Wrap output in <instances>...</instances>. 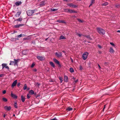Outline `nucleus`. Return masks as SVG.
Segmentation results:
<instances>
[{
  "instance_id": "obj_1",
  "label": "nucleus",
  "mask_w": 120,
  "mask_h": 120,
  "mask_svg": "<svg viewBox=\"0 0 120 120\" xmlns=\"http://www.w3.org/2000/svg\"><path fill=\"white\" fill-rule=\"evenodd\" d=\"M14 61H11L10 62V63L9 64L10 65H17V63L19 62V59H14Z\"/></svg>"
},
{
  "instance_id": "obj_2",
  "label": "nucleus",
  "mask_w": 120,
  "mask_h": 120,
  "mask_svg": "<svg viewBox=\"0 0 120 120\" xmlns=\"http://www.w3.org/2000/svg\"><path fill=\"white\" fill-rule=\"evenodd\" d=\"M97 30L98 33L100 34L104 35L105 33L104 30L101 28H97Z\"/></svg>"
},
{
  "instance_id": "obj_3",
  "label": "nucleus",
  "mask_w": 120,
  "mask_h": 120,
  "mask_svg": "<svg viewBox=\"0 0 120 120\" xmlns=\"http://www.w3.org/2000/svg\"><path fill=\"white\" fill-rule=\"evenodd\" d=\"M37 11V10H28L27 11V15L29 16H31L32 15L33 13H34L35 11Z\"/></svg>"
},
{
  "instance_id": "obj_4",
  "label": "nucleus",
  "mask_w": 120,
  "mask_h": 120,
  "mask_svg": "<svg viewBox=\"0 0 120 120\" xmlns=\"http://www.w3.org/2000/svg\"><path fill=\"white\" fill-rule=\"evenodd\" d=\"M88 54V53L87 52H86L83 53L82 56L83 60H85L86 59Z\"/></svg>"
},
{
  "instance_id": "obj_5",
  "label": "nucleus",
  "mask_w": 120,
  "mask_h": 120,
  "mask_svg": "<svg viewBox=\"0 0 120 120\" xmlns=\"http://www.w3.org/2000/svg\"><path fill=\"white\" fill-rule=\"evenodd\" d=\"M37 58L38 60L41 61H42L45 59V57L44 56H37Z\"/></svg>"
},
{
  "instance_id": "obj_6",
  "label": "nucleus",
  "mask_w": 120,
  "mask_h": 120,
  "mask_svg": "<svg viewBox=\"0 0 120 120\" xmlns=\"http://www.w3.org/2000/svg\"><path fill=\"white\" fill-rule=\"evenodd\" d=\"M67 5L70 7H72L74 8H75L77 7V6L75 5L74 4L72 3H70L69 4H67Z\"/></svg>"
},
{
  "instance_id": "obj_7",
  "label": "nucleus",
  "mask_w": 120,
  "mask_h": 120,
  "mask_svg": "<svg viewBox=\"0 0 120 120\" xmlns=\"http://www.w3.org/2000/svg\"><path fill=\"white\" fill-rule=\"evenodd\" d=\"M54 61L56 64H57L59 65V67H61V65L60 64L58 60L57 59L55 58H54L53 59Z\"/></svg>"
},
{
  "instance_id": "obj_8",
  "label": "nucleus",
  "mask_w": 120,
  "mask_h": 120,
  "mask_svg": "<svg viewBox=\"0 0 120 120\" xmlns=\"http://www.w3.org/2000/svg\"><path fill=\"white\" fill-rule=\"evenodd\" d=\"M4 109L7 111H9L11 109V107L10 106H6L4 107Z\"/></svg>"
},
{
  "instance_id": "obj_9",
  "label": "nucleus",
  "mask_w": 120,
  "mask_h": 120,
  "mask_svg": "<svg viewBox=\"0 0 120 120\" xmlns=\"http://www.w3.org/2000/svg\"><path fill=\"white\" fill-rule=\"evenodd\" d=\"M17 82V80H15L12 83L11 85V87L12 88H13L15 86Z\"/></svg>"
},
{
  "instance_id": "obj_10",
  "label": "nucleus",
  "mask_w": 120,
  "mask_h": 120,
  "mask_svg": "<svg viewBox=\"0 0 120 120\" xmlns=\"http://www.w3.org/2000/svg\"><path fill=\"white\" fill-rule=\"evenodd\" d=\"M55 55L56 56L58 57H61L62 56V53L60 52H59V53L57 52H56L55 53Z\"/></svg>"
},
{
  "instance_id": "obj_11",
  "label": "nucleus",
  "mask_w": 120,
  "mask_h": 120,
  "mask_svg": "<svg viewBox=\"0 0 120 120\" xmlns=\"http://www.w3.org/2000/svg\"><path fill=\"white\" fill-rule=\"evenodd\" d=\"M11 96L12 97L15 99H16L17 98V96L13 94L12 91H11Z\"/></svg>"
},
{
  "instance_id": "obj_12",
  "label": "nucleus",
  "mask_w": 120,
  "mask_h": 120,
  "mask_svg": "<svg viewBox=\"0 0 120 120\" xmlns=\"http://www.w3.org/2000/svg\"><path fill=\"white\" fill-rule=\"evenodd\" d=\"M69 12L70 13H77V12L73 10L70 9H69Z\"/></svg>"
},
{
  "instance_id": "obj_13",
  "label": "nucleus",
  "mask_w": 120,
  "mask_h": 120,
  "mask_svg": "<svg viewBox=\"0 0 120 120\" xmlns=\"http://www.w3.org/2000/svg\"><path fill=\"white\" fill-rule=\"evenodd\" d=\"M45 1H42L41 3L39 4V6L40 7H42V6L44 5H45Z\"/></svg>"
},
{
  "instance_id": "obj_14",
  "label": "nucleus",
  "mask_w": 120,
  "mask_h": 120,
  "mask_svg": "<svg viewBox=\"0 0 120 120\" xmlns=\"http://www.w3.org/2000/svg\"><path fill=\"white\" fill-rule=\"evenodd\" d=\"M66 38L64 36L62 35L60 36L59 38V40H61L62 39H65Z\"/></svg>"
},
{
  "instance_id": "obj_15",
  "label": "nucleus",
  "mask_w": 120,
  "mask_h": 120,
  "mask_svg": "<svg viewBox=\"0 0 120 120\" xmlns=\"http://www.w3.org/2000/svg\"><path fill=\"white\" fill-rule=\"evenodd\" d=\"M57 22H58L60 23H65L66 22L63 20H57Z\"/></svg>"
},
{
  "instance_id": "obj_16",
  "label": "nucleus",
  "mask_w": 120,
  "mask_h": 120,
  "mask_svg": "<svg viewBox=\"0 0 120 120\" xmlns=\"http://www.w3.org/2000/svg\"><path fill=\"white\" fill-rule=\"evenodd\" d=\"M25 97L23 95H22L21 96V99L22 102H24L25 100Z\"/></svg>"
},
{
  "instance_id": "obj_17",
  "label": "nucleus",
  "mask_w": 120,
  "mask_h": 120,
  "mask_svg": "<svg viewBox=\"0 0 120 120\" xmlns=\"http://www.w3.org/2000/svg\"><path fill=\"white\" fill-rule=\"evenodd\" d=\"M21 13V11H19L17 12L15 15V16L16 17H19Z\"/></svg>"
},
{
  "instance_id": "obj_18",
  "label": "nucleus",
  "mask_w": 120,
  "mask_h": 120,
  "mask_svg": "<svg viewBox=\"0 0 120 120\" xmlns=\"http://www.w3.org/2000/svg\"><path fill=\"white\" fill-rule=\"evenodd\" d=\"M49 64L53 68H54L55 67V65L54 63L52 61H50L49 62Z\"/></svg>"
},
{
  "instance_id": "obj_19",
  "label": "nucleus",
  "mask_w": 120,
  "mask_h": 120,
  "mask_svg": "<svg viewBox=\"0 0 120 120\" xmlns=\"http://www.w3.org/2000/svg\"><path fill=\"white\" fill-rule=\"evenodd\" d=\"M64 80L65 82H67L68 81V77L66 76H65L64 77Z\"/></svg>"
},
{
  "instance_id": "obj_20",
  "label": "nucleus",
  "mask_w": 120,
  "mask_h": 120,
  "mask_svg": "<svg viewBox=\"0 0 120 120\" xmlns=\"http://www.w3.org/2000/svg\"><path fill=\"white\" fill-rule=\"evenodd\" d=\"M21 4V2H16L15 3V5L17 6H18Z\"/></svg>"
},
{
  "instance_id": "obj_21",
  "label": "nucleus",
  "mask_w": 120,
  "mask_h": 120,
  "mask_svg": "<svg viewBox=\"0 0 120 120\" xmlns=\"http://www.w3.org/2000/svg\"><path fill=\"white\" fill-rule=\"evenodd\" d=\"M95 0H91V4L90 5L89 7H90V6H91L94 3H95Z\"/></svg>"
},
{
  "instance_id": "obj_22",
  "label": "nucleus",
  "mask_w": 120,
  "mask_h": 120,
  "mask_svg": "<svg viewBox=\"0 0 120 120\" xmlns=\"http://www.w3.org/2000/svg\"><path fill=\"white\" fill-rule=\"evenodd\" d=\"M29 93L30 94H34V91L33 90H30L29 91Z\"/></svg>"
},
{
  "instance_id": "obj_23",
  "label": "nucleus",
  "mask_w": 120,
  "mask_h": 120,
  "mask_svg": "<svg viewBox=\"0 0 120 120\" xmlns=\"http://www.w3.org/2000/svg\"><path fill=\"white\" fill-rule=\"evenodd\" d=\"M2 69H3L4 67H5L6 66H7V64H2Z\"/></svg>"
},
{
  "instance_id": "obj_24",
  "label": "nucleus",
  "mask_w": 120,
  "mask_h": 120,
  "mask_svg": "<svg viewBox=\"0 0 120 120\" xmlns=\"http://www.w3.org/2000/svg\"><path fill=\"white\" fill-rule=\"evenodd\" d=\"M109 51L110 52L112 53H113L114 52V51L112 48L111 47L109 50Z\"/></svg>"
},
{
  "instance_id": "obj_25",
  "label": "nucleus",
  "mask_w": 120,
  "mask_h": 120,
  "mask_svg": "<svg viewBox=\"0 0 120 120\" xmlns=\"http://www.w3.org/2000/svg\"><path fill=\"white\" fill-rule=\"evenodd\" d=\"M14 106L15 108H18V107L17 105V102L16 101H15Z\"/></svg>"
},
{
  "instance_id": "obj_26",
  "label": "nucleus",
  "mask_w": 120,
  "mask_h": 120,
  "mask_svg": "<svg viewBox=\"0 0 120 120\" xmlns=\"http://www.w3.org/2000/svg\"><path fill=\"white\" fill-rule=\"evenodd\" d=\"M22 19L21 18H20L18 19H17L16 20H15V21H18L20 22L22 20Z\"/></svg>"
},
{
  "instance_id": "obj_27",
  "label": "nucleus",
  "mask_w": 120,
  "mask_h": 120,
  "mask_svg": "<svg viewBox=\"0 0 120 120\" xmlns=\"http://www.w3.org/2000/svg\"><path fill=\"white\" fill-rule=\"evenodd\" d=\"M70 71L71 73H73L74 72V71L73 69L72 68H70Z\"/></svg>"
},
{
  "instance_id": "obj_28",
  "label": "nucleus",
  "mask_w": 120,
  "mask_h": 120,
  "mask_svg": "<svg viewBox=\"0 0 120 120\" xmlns=\"http://www.w3.org/2000/svg\"><path fill=\"white\" fill-rule=\"evenodd\" d=\"M59 79L60 80V82L61 83H62L63 80V78L62 77H59Z\"/></svg>"
},
{
  "instance_id": "obj_29",
  "label": "nucleus",
  "mask_w": 120,
  "mask_h": 120,
  "mask_svg": "<svg viewBox=\"0 0 120 120\" xmlns=\"http://www.w3.org/2000/svg\"><path fill=\"white\" fill-rule=\"evenodd\" d=\"M2 100L3 101L5 102H6L8 101L7 99L5 98H2Z\"/></svg>"
},
{
  "instance_id": "obj_30",
  "label": "nucleus",
  "mask_w": 120,
  "mask_h": 120,
  "mask_svg": "<svg viewBox=\"0 0 120 120\" xmlns=\"http://www.w3.org/2000/svg\"><path fill=\"white\" fill-rule=\"evenodd\" d=\"M69 9H64V11L67 12H69Z\"/></svg>"
},
{
  "instance_id": "obj_31",
  "label": "nucleus",
  "mask_w": 120,
  "mask_h": 120,
  "mask_svg": "<svg viewBox=\"0 0 120 120\" xmlns=\"http://www.w3.org/2000/svg\"><path fill=\"white\" fill-rule=\"evenodd\" d=\"M27 88V86L26 84H25L23 87V89L24 90H26Z\"/></svg>"
},
{
  "instance_id": "obj_32",
  "label": "nucleus",
  "mask_w": 120,
  "mask_h": 120,
  "mask_svg": "<svg viewBox=\"0 0 120 120\" xmlns=\"http://www.w3.org/2000/svg\"><path fill=\"white\" fill-rule=\"evenodd\" d=\"M72 108H68L67 109V110H68L70 111L72 110Z\"/></svg>"
},
{
  "instance_id": "obj_33",
  "label": "nucleus",
  "mask_w": 120,
  "mask_h": 120,
  "mask_svg": "<svg viewBox=\"0 0 120 120\" xmlns=\"http://www.w3.org/2000/svg\"><path fill=\"white\" fill-rule=\"evenodd\" d=\"M108 4V3L107 2H105L102 4V5L103 6H106Z\"/></svg>"
},
{
  "instance_id": "obj_34",
  "label": "nucleus",
  "mask_w": 120,
  "mask_h": 120,
  "mask_svg": "<svg viewBox=\"0 0 120 120\" xmlns=\"http://www.w3.org/2000/svg\"><path fill=\"white\" fill-rule=\"evenodd\" d=\"M57 10V9H56L51 8V11H56Z\"/></svg>"
},
{
  "instance_id": "obj_35",
  "label": "nucleus",
  "mask_w": 120,
  "mask_h": 120,
  "mask_svg": "<svg viewBox=\"0 0 120 120\" xmlns=\"http://www.w3.org/2000/svg\"><path fill=\"white\" fill-rule=\"evenodd\" d=\"M116 7L119 8L120 7V5L119 4H117L116 5Z\"/></svg>"
},
{
  "instance_id": "obj_36",
  "label": "nucleus",
  "mask_w": 120,
  "mask_h": 120,
  "mask_svg": "<svg viewBox=\"0 0 120 120\" xmlns=\"http://www.w3.org/2000/svg\"><path fill=\"white\" fill-rule=\"evenodd\" d=\"M77 20L78 21L80 22H83V21H82L79 19H78Z\"/></svg>"
},
{
  "instance_id": "obj_37",
  "label": "nucleus",
  "mask_w": 120,
  "mask_h": 120,
  "mask_svg": "<svg viewBox=\"0 0 120 120\" xmlns=\"http://www.w3.org/2000/svg\"><path fill=\"white\" fill-rule=\"evenodd\" d=\"M76 35H78L79 37H80L82 35V34H81L76 33Z\"/></svg>"
},
{
  "instance_id": "obj_38",
  "label": "nucleus",
  "mask_w": 120,
  "mask_h": 120,
  "mask_svg": "<svg viewBox=\"0 0 120 120\" xmlns=\"http://www.w3.org/2000/svg\"><path fill=\"white\" fill-rule=\"evenodd\" d=\"M15 28H18L19 27V25H15L14 26Z\"/></svg>"
},
{
  "instance_id": "obj_39",
  "label": "nucleus",
  "mask_w": 120,
  "mask_h": 120,
  "mask_svg": "<svg viewBox=\"0 0 120 120\" xmlns=\"http://www.w3.org/2000/svg\"><path fill=\"white\" fill-rule=\"evenodd\" d=\"M11 40L12 41H15L16 38H11Z\"/></svg>"
},
{
  "instance_id": "obj_40",
  "label": "nucleus",
  "mask_w": 120,
  "mask_h": 120,
  "mask_svg": "<svg viewBox=\"0 0 120 120\" xmlns=\"http://www.w3.org/2000/svg\"><path fill=\"white\" fill-rule=\"evenodd\" d=\"M30 97V96L28 94L27 95V98L28 99H29Z\"/></svg>"
},
{
  "instance_id": "obj_41",
  "label": "nucleus",
  "mask_w": 120,
  "mask_h": 120,
  "mask_svg": "<svg viewBox=\"0 0 120 120\" xmlns=\"http://www.w3.org/2000/svg\"><path fill=\"white\" fill-rule=\"evenodd\" d=\"M110 44L111 45H112V46H113L114 47L115 46V45H114V44L112 43V42H110Z\"/></svg>"
},
{
  "instance_id": "obj_42",
  "label": "nucleus",
  "mask_w": 120,
  "mask_h": 120,
  "mask_svg": "<svg viewBox=\"0 0 120 120\" xmlns=\"http://www.w3.org/2000/svg\"><path fill=\"white\" fill-rule=\"evenodd\" d=\"M22 36V35L21 34H20L18 36V37L20 38Z\"/></svg>"
},
{
  "instance_id": "obj_43",
  "label": "nucleus",
  "mask_w": 120,
  "mask_h": 120,
  "mask_svg": "<svg viewBox=\"0 0 120 120\" xmlns=\"http://www.w3.org/2000/svg\"><path fill=\"white\" fill-rule=\"evenodd\" d=\"M50 120H57L56 117H55L53 119H52Z\"/></svg>"
},
{
  "instance_id": "obj_44",
  "label": "nucleus",
  "mask_w": 120,
  "mask_h": 120,
  "mask_svg": "<svg viewBox=\"0 0 120 120\" xmlns=\"http://www.w3.org/2000/svg\"><path fill=\"white\" fill-rule=\"evenodd\" d=\"M6 92V91L5 90H4L3 91V93L4 94H5Z\"/></svg>"
},
{
  "instance_id": "obj_45",
  "label": "nucleus",
  "mask_w": 120,
  "mask_h": 120,
  "mask_svg": "<svg viewBox=\"0 0 120 120\" xmlns=\"http://www.w3.org/2000/svg\"><path fill=\"white\" fill-rule=\"evenodd\" d=\"M82 69V68L81 66H79V69L81 70Z\"/></svg>"
},
{
  "instance_id": "obj_46",
  "label": "nucleus",
  "mask_w": 120,
  "mask_h": 120,
  "mask_svg": "<svg viewBox=\"0 0 120 120\" xmlns=\"http://www.w3.org/2000/svg\"><path fill=\"white\" fill-rule=\"evenodd\" d=\"M34 65H35V64L34 63H33L31 65V67H33L34 66Z\"/></svg>"
},
{
  "instance_id": "obj_47",
  "label": "nucleus",
  "mask_w": 120,
  "mask_h": 120,
  "mask_svg": "<svg viewBox=\"0 0 120 120\" xmlns=\"http://www.w3.org/2000/svg\"><path fill=\"white\" fill-rule=\"evenodd\" d=\"M5 68H6L7 69L9 70V67L8 66H7L5 67Z\"/></svg>"
},
{
  "instance_id": "obj_48",
  "label": "nucleus",
  "mask_w": 120,
  "mask_h": 120,
  "mask_svg": "<svg viewBox=\"0 0 120 120\" xmlns=\"http://www.w3.org/2000/svg\"><path fill=\"white\" fill-rule=\"evenodd\" d=\"M108 63L107 62H105L104 63V64L105 65H108Z\"/></svg>"
},
{
  "instance_id": "obj_49",
  "label": "nucleus",
  "mask_w": 120,
  "mask_h": 120,
  "mask_svg": "<svg viewBox=\"0 0 120 120\" xmlns=\"http://www.w3.org/2000/svg\"><path fill=\"white\" fill-rule=\"evenodd\" d=\"M85 37H86V38H87L89 39H90V37L89 36H86Z\"/></svg>"
},
{
  "instance_id": "obj_50",
  "label": "nucleus",
  "mask_w": 120,
  "mask_h": 120,
  "mask_svg": "<svg viewBox=\"0 0 120 120\" xmlns=\"http://www.w3.org/2000/svg\"><path fill=\"white\" fill-rule=\"evenodd\" d=\"M20 85V83H18L17 84V86L18 87H19Z\"/></svg>"
},
{
  "instance_id": "obj_51",
  "label": "nucleus",
  "mask_w": 120,
  "mask_h": 120,
  "mask_svg": "<svg viewBox=\"0 0 120 120\" xmlns=\"http://www.w3.org/2000/svg\"><path fill=\"white\" fill-rule=\"evenodd\" d=\"M19 27L20 26H22L24 25H23L22 24H19Z\"/></svg>"
},
{
  "instance_id": "obj_52",
  "label": "nucleus",
  "mask_w": 120,
  "mask_h": 120,
  "mask_svg": "<svg viewBox=\"0 0 120 120\" xmlns=\"http://www.w3.org/2000/svg\"><path fill=\"white\" fill-rule=\"evenodd\" d=\"M98 47L100 49L101 48V46L100 45H98Z\"/></svg>"
},
{
  "instance_id": "obj_53",
  "label": "nucleus",
  "mask_w": 120,
  "mask_h": 120,
  "mask_svg": "<svg viewBox=\"0 0 120 120\" xmlns=\"http://www.w3.org/2000/svg\"><path fill=\"white\" fill-rule=\"evenodd\" d=\"M78 79H77V80H75V83H77L78 82Z\"/></svg>"
},
{
  "instance_id": "obj_54",
  "label": "nucleus",
  "mask_w": 120,
  "mask_h": 120,
  "mask_svg": "<svg viewBox=\"0 0 120 120\" xmlns=\"http://www.w3.org/2000/svg\"><path fill=\"white\" fill-rule=\"evenodd\" d=\"M33 70L34 71L36 72L37 71V70H36V69H34Z\"/></svg>"
},
{
  "instance_id": "obj_55",
  "label": "nucleus",
  "mask_w": 120,
  "mask_h": 120,
  "mask_svg": "<svg viewBox=\"0 0 120 120\" xmlns=\"http://www.w3.org/2000/svg\"><path fill=\"white\" fill-rule=\"evenodd\" d=\"M40 96V95H38L36 96L35 97L36 98H37L38 97H39Z\"/></svg>"
},
{
  "instance_id": "obj_56",
  "label": "nucleus",
  "mask_w": 120,
  "mask_h": 120,
  "mask_svg": "<svg viewBox=\"0 0 120 120\" xmlns=\"http://www.w3.org/2000/svg\"><path fill=\"white\" fill-rule=\"evenodd\" d=\"M98 67H99V69H100L101 68V67H100L99 65L98 64Z\"/></svg>"
},
{
  "instance_id": "obj_57",
  "label": "nucleus",
  "mask_w": 120,
  "mask_h": 120,
  "mask_svg": "<svg viewBox=\"0 0 120 120\" xmlns=\"http://www.w3.org/2000/svg\"><path fill=\"white\" fill-rule=\"evenodd\" d=\"M3 75L2 74H0V78L2 77V76H3Z\"/></svg>"
},
{
  "instance_id": "obj_58",
  "label": "nucleus",
  "mask_w": 120,
  "mask_h": 120,
  "mask_svg": "<svg viewBox=\"0 0 120 120\" xmlns=\"http://www.w3.org/2000/svg\"><path fill=\"white\" fill-rule=\"evenodd\" d=\"M117 32H119V33H120V30H118L117 31Z\"/></svg>"
},
{
  "instance_id": "obj_59",
  "label": "nucleus",
  "mask_w": 120,
  "mask_h": 120,
  "mask_svg": "<svg viewBox=\"0 0 120 120\" xmlns=\"http://www.w3.org/2000/svg\"><path fill=\"white\" fill-rule=\"evenodd\" d=\"M62 52H64V53H65V51H64V50H63V51H62Z\"/></svg>"
},
{
  "instance_id": "obj_60",
  "label": "nucleus",
  "mask_w": 120,
  "mask_h": 120,
  "mask_svg": "<svg viewBox=\"0 0 120 120\" xmlns=\"http://www.w3.org/2000/svg\"><path fill=\"white\" fill-rule=\"evenodd\" d=\"M5 114H4V116H3V117H5Z\"/></svg>"
},
{
  "instance_id": "obj_61",
  "label": "nucleus",
  "mask_w": 120,
  "mask_h": 120,
  "mask_svg": "<svg viewBox=\"0 0 120 120\" xmlns=\"http://www.w3.org/2000/svg\"><path fill=\"white\" fill-rule=\"evenodd\" d=\"M73 79H74V80H75V77H73Z\"/></svg>"
},
{
  "instance_id": "obj_62",
  "label": "nucleus",
  "mask_w": 120,
  "mask_h": 120,
  "mask_svg": "<svg viewBox=\"0 0 120 120\" xmlns=\"http://www.w3.org/2000/svg\"><path fill=\"white\" fill-rule=\"evenodd\" d=\"M71 62H73V60L71 58Z\"/></svg>"
},
{
  "instance_id": "obj_63",
  "label": "nucleus",
  "mask_w": 120,
  "mask_h": 120,
  "mask_svg": "<svg viewBox=\"0 0 120 120\" xmlns=\"http://www.w3.org/2000/svg\"><path fill=\"white\" fill-rule=\"evenodd\" d=\"M105 105L104 106V108H103V109H104L105 108Z\"/></svg>"
},
{
  "instance_id": "obj_64",
  "label": "nucleus",
  "mask_w": 120,
  "mask_h": 120,
  "mask_svg": "<svg viewBox=\"0 0 120 120\" xmlns=\"http://www.w3.org/2000/svg\"><path fill=\"white\" fill-rule=\"evenodd\" d=\"M81 0H76L77 1H81Z\"/></svg>"
}]
</instances>
